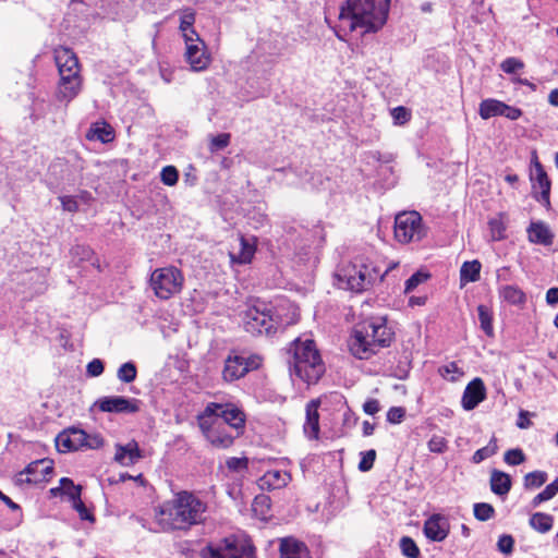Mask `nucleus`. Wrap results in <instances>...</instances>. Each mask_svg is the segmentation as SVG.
Returning <instances> with one entry per match:
<instances>
[{
    "label": "nucleus",
    "instance_id": "obj_1",
    "mask_svg": "<svg viewBox=\"0 0 558 558\" xmlns=\"http://www.w3.org/2000/svg\"><path fill=\"white\" fill-rule=\"evenodd\" d=\"M390 0H347L339 12L336 36L344 40L349 33L378 32L388 17Z\"/></svg>",
    "mask_w": 558,
    "mask_h": 558
},
{
    "label": "nucleus",
    "instance_id": "obj_2",
    "mask_svg": "<svg viewBox=\"0 0 558 558\" xmlns=\"http://www.w3.org/2000/svg\"><path fill=\"white\" fill-rule=\"evenodd\" d=\"M207 504L194 493L182 490L159 506L157 521L165 530L186 531L205 522Z\"/></svg>",
    "mask_w": 558,
    "mask_h": 558
},
{
    "label": "nucleus",
    "instance_id": "obj_3",
    "mask_svg": "<svg viewBox=\"0 0 558 558\" xmlns=\"http://www.w3.org/2000/svg\"><path fill=\"white\" fill-rule=\"evenodd\" d=\"M393 332L383 317H372L355 325L350 339L349 349L360 360H368L380 349L389 347Z\"/></svg>",
    "mask_w": 558,
    "mask_h": 558
},
{
    "label": "nucleus",
    "instance_id": "obj_4",
    "mask_svg": "<svg viewBox=\"0 0 558 558\" xmlns=\"http://www.w3.org/2000/svg\"><path fill=\"white\" fill-rule=\"evenodd\" d=\"M291 368L295 376L308 385L317 383L325 372L320 354L312 339H296L291 348Z\"/></svg>",
    "mask_w": 558,
    "mask_h": 558
},
{
    "label": "nucleus",
    "instance_id": "obj_5",
    "mask_svg": "<svg viewBox=\"0 0 558 558\" xmlns=\"http://www.w3.org/2000/svg\"><path fill=\"white\" fill-rule=\"evenodd\" d=\"M397 264L389 266L384 272L375 266L364 263H352L340 267L336 272L339 287L354 292L366 290L377 280H383L385 275Z\"/></svg>",
    "mask_w": 558,
    "mask_h": 558
},
{
    "label": "nucleus",
    "instance_id": "obj_6",
    "mask_svg": "<svg viewBox=\"0 0 558 558\" xmlns=\"http://www.w3.org/2000/svg\"><path fill=\"white\" fill-rule=\"evenodd\" d=\"M184 283V277L174 266L155 269L149 279V286L154 294L160 300H169L180 293Z\"/></svg>",
    "mask_w": 558,
    "mask_h": 558
},
{
    "label": "nucleus",
    "instance_id": "obj_7",
    "mask_svg": "<svg viewBox=\"0 0 558 558\" xmlns=\"http://www.w3.org/2000/svg\"><path fill=\"white\" fill-rule=\"evenodd\" d=\"M243 325L252 335H270L279 325L278 316L274 317L270 307L258 302L248 306L243 314Z\"/></svg>",
    "mask_w": 558,
    "mask_h": 558
},
{
    "label": "nucleus",
    "instance_id": "obj_8",
    "mask_svg": "<svg viewBox=\"0 0 558 558\" xmlns=\"http://www.w3.org/2000/svg\"><path fill=\"white\" fill-rule=\"evenodd\" d=\"M102 445L104 439L99 434H87L85 430L74 427L63 430L56 438V447L60 452L98 449Z\"/></svg>",
    "mask_w": 558,
    "mask_h": 558
},
{
    "label": "nucleus",
    "instance_id": "obj_9",
    "mask_svg": "<svg viewBox=\"0 0 558 558\" xmlns=\"http://www.w3.org/2000/svg\"><path fill=\"white\" fill-rule=\"evenodd\" d=\"M203 558H255L254 546L246 541L227 537L208 545L202 553Z\"/></svg>",
    "mask_w": 558,
    "mask_h": 558
},
{
    "label": "nucleus",
    "instance_id": "obj_10",
    "mask_svg": "<svg viewBox=\"0 0 558 558\" xmlns=\"http://www.w3.org/2000/svg\"><path fill=\"white\" fill-rule=\"evenodd\" d=\"M426 235L422 217L417 211H403L395 219V238L402 244L418 242Z\"/></svg>",
    "mask_w": 558,
    "mask_h": 558
},
{
    "label": "nucleus",
    "instance_id": "obj_11",
    "mask_svg": "<svg viewBox=\"0 0 558 558\" xmlns=\"http://www.w3.org/2000/svg\"><path fill=\"white\" fill-rule=\"evenodd\" d=\"M209 420L220 418L219 424L232 429L236 435H242L245 426L244 413L233 404L208 403L201 414Z\"/></svg>",
    "mask_w": 558,
    "mask_h": 558
},
{
    "label": "nucleus",
    "instance_id": "obj_12",
    "mask_svg": "<svg viewBox=\"0 0 558 558\" xmlns=\"http://www.w3.org/2000/svg\"><path fill=\"white\" fill-rule=\"evenodd\" d=\"M220 421L221 420L217 417L209 420L203 415L198 416V425L206 439L216 448L227 449L233 445L234 439L240 435H236L227 426L219 424Z\"/></svg>",
    "mask_w": 558,
    "mask_h": 558
},
{
    "label": "nucleus",
    "instance_id": "obj_13",
    "mask_svg": "<svg viewBox=\"0 0 558 558\" xmlns=\"http://www.w3.org/2000/svg\"><path fill=\"white\" fill-rule=\"evenodd\" d=\"M530 181L534 198L542 205H544L546 208H549V195L551 183L546 171L538 161L535 150H533L531 154Z\"/></svg>",
    "mask_w": 558,
    "mask_h": 558
},
{
    "label": "nucleus",
    "instance_id": "obj_14",
    "mask_svg": "<svg viewBox=\"0 0 558 558\" xmlns=\"http://www.w3.org/2000/svg\"><path fill=\"white\" fill-rule=\"evenodd\" d=\"M184 40V60L191 66L192 71H205L210 62L211 56L208 52L205 41L198 36L187 37Z\"/></svg>",
    "mask_w": 558,
    "mask_h": 558
},
{
    "label": "nucleus",
    "instance_id": "obj_15",
    "mask_svg": "<svg viewBox=\"0 0 558 558\" xmlns=\"http://www.w3.org/2000/svg\"><path fill=\"white\" fill-rule=\"evenodd\" d=\"M262 360L258 355L248 357L242 355L228 356L225 361L222 378L231 383L243 377L247 372L259 367Z\"/></svg>",
    "mask_w": 558,
    "mask_h": 558
},
{
    "label": "nucleus",
    "instance_id": "obj_16",
    "mask_svg": "<svg viewBox=\"0 0 558 558\" xmlns=\"http://www.w3.org/2000/svg\"><path fill=\"white\" fill-rule=\"evenodd\" d=\"M53 472V461L49 459H40L31 462L27 468L20 472L15 482L19 485L23 484H40L48 482Z\"/></svg>",
    "mask_w": 558,
    "mask_h": 558
},
{
    "label": "nucleus",
    "instance_id": "obj_17",
    "mask_svg": "<svg viewBox=\"0 0 558 558\" xmlns=\"http://www.w3.org/2000/svg\"><path fill=\"white\" fill-rule=\"evenodd\" d=\"M59 76L56 97L60 102L69 105L81 93L83 77L74 73L59 74Z\"/></svg>",
    "mask_w": 558,
    "mask_h": 558
},
{
    "label": "nucleus",
    "instance_id": "obj_18",
    "mask_svg": "<svg viewBox=\"0 0 558 558\" xmlns=\"http://www.w3.org/2000/svg\"><path fill=\"white\" fill-rule=\"evenodd\" d=\"M101 412L109 413H134L138 410L136 400L128 399L121 396H109L99 398L95 402Z\"/></svg>",
    "mask_w": 558,
    "mask_h": 558
},
{
    "label": "nucleus",
    "instance_id": "obj_19",
    "mask_svg": "<svg viewBox=\"0 0 558 558\" xmlns=\"http://www.w3.org/2000/svg\"><path fill=\"white\" fill-rule=\"evenodd\" d=\"M238 247H233L229 252L231 264L246 265L250 264L255 255L257 240L255 236L239 235Z\"/></svg>",
    "mask_w": 558,
    "mask_h": 558
},
{
    "label": "nucleus",
    "instance_id": "obj_20",
    "mask_svg": "<svg viewBox=\"0 0 558 558\" xmlns=\"http://www.w3.org/2000/svg\"><path fill=\"white\" fill-rule=\"evenodd\" d=\"M424 534L433 542H442L449 534L450 524L442 514H433L424 523Z\"/></svg>",
    "mask_w": 558,
    "mask_h": 558
},
{
    "label": "nucleus",
    "instance_id": "obj_21",
    "mask_svg": "<svg viewBox=\"0 0 558 558\" xmlns=\"http://www.w3.org/2000/svg\"><path fill=\"white\" fill-rule=\"evenodd\" d=\"M114 448V461L122 466H132L144 458L143 451L135 440H130L125 445L117 444Z\"/></svg>",
    "mask_w": 558,
    "mask_h": 558
},
{
    "label": "nucleus",
    "instance_id": "obj_22",
    "mask_svg": "<svg viewBox=\"0 0 558 558\" xmlns=\"http://www.w3.org/2000/svg\"><path fill=\"white\" fill-rule=\"evenodd\" d=\"M54 61L59 74L74 73L81 74V66L76 54L66 47L54 49Z\"/></svg>",
    "mask_w": 558,
    "mask_h": 558
},
{
    "label": "nucleus",
    "instance_id": "obj_23",
    "mask_svg": "<svg viewBox=\"0 0 558 558\" xmlns=\"http://www.w3.org/2000/svg\"><path fill=\"white\" fill-rule=\"evenodd\" d=\"M291 482V475L287 471L269 470L257 480L262 490H274L286 487Z\"/></svg>",
    "mask_w": 558,
    "mask_h": 558
},
{
    "label": "nucleus",
    "instance_id": "obj_24",
    "mask_svg": "<svg viewBox=\"0 0 558 558\" xmlns=\"http://www.w3.org/2000/svg\"><path fill=\"white\" fill-rule=\"evenodd\" d=\"M484 398V384L480 378H475L465 387L461 403L464 410L470 411L476 408Z\"/></svg>",
    "mask_w": 558,
    "mask_h": 558
},
{
    "label": "nucleus",
    "instance_id": "obj_25",
    "mask_svg": "<svg viewBox=\"0 0 558 558\" xmlns=\"http://www.w3.org/2000/svg\"><path fill=\"white\" fill-rule=\"evenodd\" d=\"M319 401L312 400L306 404L305 409V422H304V434L308 439H318L319 436V413H318Z\"/></svg>",
    "mask_w": 558,
    "mask_h": 558
},
{
    "label": "nucleus",
    "instance_id": "obj_26",
    "mask_svg": "<svg viewBox=\"0 0 558 558\" xmlns=\"http://www.w3.org/2000/svg\"><path fill=\"white\" fill-rule=\"evenodd\" d=\"M526 231L530 242L544 246L553 244L554 233L545 222H531Z\"/></svg>",
    "mask_w": 558,
    "mask_h": 558
},
{
    "label": "nucleus",
    "instance_id": "obj_27",
    "mask_svg": "<svg viewBox=\"0 0 558 558\" xmlns=\"http://www.w3.org/2000/svg\"><path fill=\"white\" fill-rule=\"evenodd\" d=\"M279 550L280 558H311L307 547L292 537L282 538Z\"/></svg>",
    "mask_w": 558,
    "mask_h": 558
},
{
    "label": "nucleus",
    "instance_id": "obj_28",
    "mask_svg": "<svg viewBox=\"0 0 558 558\" xmlns=\"http://www.w3.org/2000/svg\"><path fill=\"white\" fill-rule=\"evenodd\" d=\"M180 14V25L179 29L182 34L183 39L187 37L198 36L197 32L194 29V23L196 19V13L191 8H185L179 12Z\"/></svg>",
    "mask_w": 558,
    "mask_h": 558
},
{
    "label": "nucleus",
    "instance_id": "obj_29",
    "mask_svg": "<svg viewBox=\"0 0 558 558\" xmlns=\"http://www.w3.org/2000/svg\"><path fill=\"white\" fill-rule=\"evenodd\" d=\"M511 488L510 476L501 471L493 470L490 474V489L498 496H505Z\"/></svg>",
    "mask_w": 558,
    "mask_h": 558
},
{
    "label": "nucleus",
    "instance_id": "obj_30",
    "mask_svg": "<svg viewBox=\"0 0 558 558\" xmlns=\"http://www.w3.org/2000/svg\"><path fill=\"white\" fill-rule=\"evenodd\" d=\"M50 495L57 497L59 495H66L71 501L81 497V487L74 485L73 481L68 477L60 480V486L50 489Z\"/></svg>",
    "mask_w": 558,
    "mask_h": 558
},
{
    "label": "nucleus",
    "instance_id": "obj_31",
    "mask_svg": "<svg viewBox=\"0 0 558 558\" xmlns=\"http://www.w3.org/2000/svg\"><path fill=\"white\" fill-rule=\"evenodd\" d=\"M498 294L501 302L510 305H519L523 301V291L512 284H501L498 289Z\"/></svg>",
    "mask_w": 558,
    "mask_h": 558
},
{
    "label": "nucleus",
    "instance_id": "obj_32",
    "mask_svg": "<svg viewBox=\"0 0 558 558\" xmlns=\"http://www.w3.org/2000/svg\"><path fill=\"white\" fill-rule=\"evenodd\" d=\"M505 102L488 98L480 104L478 113L482 119L487 120L493 117L502 116Z\"/></svg>",
    "mask_w": 558,
    "mask_h": 558
},
{
    "label": "nucleus",
    "instance_id": "obj_33",
    "mask_svg": "<svg viewBox=\"0 0 558 558\" xmlns=\"http://www.w3.org/2000/svg\"><path fill=\"white\" fill-rule=\"evenodd\" d=\"M481 263L478 260L464 262L460 269L462 284L475 282L480 279Z\"/></svg>",
    "mask_w": 558,
    "mask_h": 558
},
{
    "label": "nucleus",
    "instance_id": "obj_34",
    "mask_svg": "<svg viewBox=\"0 0 558 558\" xmlns=\"http://www.w3.org/2000/svg\"><path fill=\"white\" fill-rule=\"evenodd\" d=\"M554 519L550 514L537 512L530 519L531 526L541 533H546L553 527Z\"/></svg>",
    "mask_w": 558,
    "mask_h": 558
},
{
    "label": "nucleus",
    "instance_id": "obj_35",
    "mask_svg": "<svg viewBox=\"0 0 558 558\" xmlns=\"http://www.w3.org/2000/svg\"><path fill=\"white\" fill-rule=\"evenodd\" d=\"M478 320L482 330L488 336H494L493 312L486 305L477 306Z\"/></svg>",
    "mask_w": 558,
    "mask_h": 558
},
{
    "label": "nucleus",
    "instance_id": "obj_36",
    "mask_svg": "<svg viewBox=\"0 0 558 558\" xmlns=\"http://www.w3.org/2000/svg\"><path fill=\"white\" fill-rule=\"evenodd\" d=\"M92 138L98 140L102 143H108L113 140V130L107 123H96L92 129Z\"/></svg>",
    "mask_w": 558,
    "mask_h": 558
},
{
    "label": "nucleus",
    "instance_id": "obj_37",
    "mask_svg": "<svg viewBox=\"0 0 558 558\" xmlns=\"http://www.w3.org/2000/svg\"><path fill=\"white\" fill-rule=\"evenodd\" d=\"M438 372L442 378L450 381H457L464 375V372L456 362H450L439 367Z\"/></svg>",
    "mask_w": 558,
    "mask_h": 558
},
{
    "label": "nucleus",
    "instance_id": "obj_38",
    "mask_svg": "<svg viewBox=\"0 0 558 558\" xmlns=\"http://www.w3.org/2000/svg\"><path fill=\"white\" fill-rule=\"evenodd\" d=\"M488 226L493 241H499L505 238L506 223L502 215L496 218H492L488 222Z\"/></svg>",
    "mask_w": 558,
    "mask_h": 558
},
{
    "label": "nucleus",
    "instance_id": "obj_39",
    "mask_svg": "<svg viewBox=\"0 0 558 558\" xmlns=\"http://www.w3.org/2000/svg\"><path fill=\"white\" fill-rule=\"evenodd\" d=\"M497 442L495 438H492L487 446L476 450L472 457L474 463H480L485 459L492 457L497 452Z\"/></svg>",
    "mask_w": 558,
    "mask_h": 558
},
{
    "label": "nucleus",
    "instance_id": "obj_40",
    "mask_svg": "<svg viewBox=\"0 0 558 558\" xmlns=\"http://www.w3.org/2000/svg\"><path fill=\"white\" fill-rule=\"evenodd\" d=\"M136 374L137 371L135 364L126 362L119 367L117 375L122 383L129 384L135 380Z\"/></svg>",
    "mask_w": 558,
    "mask_h": 558
},
{
    "label": "nucleus",
    "instance_id": "obj_41",
    "mask_svg": "<svg viewBox=\"0 0 558 558\" xmlns=\"http://www.w3.org/2000/svg\"><path fill=\"white\" fill-rule=\"evenodd\" d=\"M558 493V487L555 483V481L550 484H548L544 490H542L539 494H537L532 504L534 507H537L539 504H542L543 501H547L551 498H554L556 496V494Z\"/></svg>",
    "mask_w": 558,
    "mask_h": 558
},
{
    "label": "nucleus",
    "instance_id": "obj_42",
    "mask_svg": "<svg viewBox=\"0 0 558 558\" xmlns=\"http://www.w3.org/2000/svg\"><path fill=\"white\" fill-rule=\"evenodd\" d=\"M400 547L404 556L409 558L420 557V549L412 538L408 536L402 537L400 541Z\"/></svg>",
    "mask_w": 558,
    "mask_h": 558
},
{
    "label": "nucleus",
    "instance_id": "obj_43",
    "mask_svg": "<svg viewBox=\"0 0 558 558\" xmlns=\"http://www.w3.org/2000/svg\"><path fill=\"white\" fill-rule=\"evenodd\" d=\"M474 517L480 521H487L493 518L495 510L492 505L478 502L474 505Z\"/></svg>",
    "mask_w": 558,
    "mask_h": 558
},
{
    "label": "nucleus",
    "instance_id": "obj_44",
    "mask_svg": "<svg viewBox=\"0 0 558 558\" xmlns=\"http://www.w3.org/2000/svg\"><path fill=\"white\" fill-rule=\"evenodd\" d=\"M231 135L229 133H221L210 138L209 150L216 153L226 148L230 144Z\"/></svg>",
    "mask_w": 558,
    "mask_h": 558
},
{
    "label": "nucleus",
    "instance_id": "obj_45",
    "mask_svg": "<svg viewBox=\"0 0 558 558\" xmlns=\"http://www.w3.org/2000/svg\"><path fill=\"white\" fill-rule=\"evenodd\" d=\"M547 481V473L544 471H535L525 474V486L526 487H539Z\"/></svg>",
    "mask_w": 558,
    "mask_h": 558
},
{
    "label": "nucleus",
    "instance_id": "obj_46",
    "mask_svg": "<svg viewBox=\"0 0 558 558\" xmlns=\"http://www.w3.org/2000/svg\"><path fill=\"white\" fill-rule=\"evenodd\" d=\"M428 450L434 453H442L448 448V441L445 437L433 435L427 442Z\"/></svg>",
    "mask_w": 558,
    "mask_h": 558
},
{
    "label": "nucleus",
    "instance_id": "obj_47",
    "mask_svg": "<svg viewBox=\"0 0 558 558\" xmlns=\"http://www.w3.org/2000/svg\"><path fill=\"white\" fill-rule=\"evenodd\" d=\"M160 178L163 184L168 186H173L177 184L179 179V173L175 167L166 166L160 173Z\"/></svg>",
    "mask_w": 558,
    "mask_h": 558
},
{
    "label": "nucleus",
    "instance_id": "obj_48",
    "mask_svg": "<svg viewBox=\"0 0 558 558\" xmlns=\"http://www.w3.org/2000/svg\"><path fill=\"white\" fill-rule=\"evenodd\" d=\"M226 465L230 471L241 473L247 470L248 459L246 457H232L226 461Z\"/></svg>",
    "mask_w": 558,
    "mask_h": 558
},
{
    "label": "nucleus",
    "instance_id": "obj_49",
    "mask_svg": "<svg viewBox=\"0 0 558 558\" xmlns=\"http://www.w3.org/2000/svg\"><path fill=\"white\" fill-rule=\"evenodd\" d=\"M391 117L395 124L403 125L410 120L411 113L407 108L400 106L391 110Z\"/></svg>",
    "mask_w": 558,
    "mask_h": 558
},
{
    "label": "nucleus",
    "instance_id": "obj_50",
    "mask_svg": "<svg viewBox=\"0 0 558 558\" xmlns=\"http://www.w3.org/2000/svg\"><path fill=\"white\" fill-rule=\"evenodd\" d=\"M375 459H376V451L374 449L363 452L362 459L359 463V470L362 472L369 471L373 468Z\"/></svg>",
    "mask_w": 558,
    "mask_h": 558
},
{
    "label": "nucleus",
    "instance_id": "obj_51",
    "mask_svg": "<svg viewBox=\"0 0 558 558\" xmlns=\"http://www.w3.org/2000/svg\"><path fill=\"white\" fill-rule=\"evenodd\" d=\"M513 538L510 535H501L498 539L497 547L498 550L505 555H510L513 549Z\"/></svg>",
    "mask_w": 558,
    "mask_h": 558
},
{
    "label": "nucleus",
    "instance_id": "obj_52",
    "mask_svg": "<svg viewBox=\"0 0 558 558\" xmlns=\"http://www.w3.org/2000/svg\"><path fill=\"white\" fill-rule=\"evenodd\" d=\"M428 276L423 272H415L413 274L407 281H405V292H411L414 290L418 284L424 282Z\"/></svg>",
    "mask_w": 558,
    "mask_h": 558
},
{
    "label": "nucleus",
    "instance_id": "obj_53",
    "mask_svg": "<svg viewBox=\"0 0 558 558\" xmlns=\"http://www.w3.org/2000/svg\"><path fill=\"white\" fill-rule=\"evenodd\" d=\"M405 415V410L401 407H392L387 412V421L392 424L401 423Z\"/></svg>",
    "mask_w": 558,
    "mask_h": 558
},
{
    "label": "nucleus",
    "instance_id": "obj_54",
    "mask_svg": "<svg viewBox=\"0 0 558 558\" xmlns=\"http://www.w3.org/2000/svg\"><path fill=\"white\" fill-rule=\"evenodd\" d=\"M505 462L510 465H518L523 462V452L521 449H511L505 453Z\"/></svg>",
    "mask_w": 558,
    "mask_h": 558
},
{
    "label": "nucleus",
    "instance_id": "obj_55",
    "mask_svg": "<svg viewBox=\"0 0 558 558\" xmlns=\"http://www.w3.org/2000/svg\"><path fill=\"white\" fill-rule=\"evenodd\" d=\"M86 372L88 376L97 377L104 373V363L99 359L92 360L87 366Z\"/></svg>",
    "mask_w": 558,
    "mask_h": 558
},
{
    "label": "nucleus",
    "instance_id": "obj_56",
    "mask_svg": "<svg viewBox=\"0 0 558 558\" xmlns=\"http://www.w3.org/2000/svg\"><path fill=\"white\" fill-rule=\"evenodd\" d=\"M62 209L70 213H76L78 210V203L73 196L64 195L60 196Z\"/></svg>",
    "mask_w": 558,
    "mask_h": 558
},
{
    "label": "nucleus",
    "instance_id": "obj_57",
    "mask_svg": "<svg viewBox=\"0 0 558 558\" xmlns=\"http://www.w3.org/2000/svg\"><path fill=\"white\" fill-rule=\"evenodd\" d=\"M522 66V63L514 59V58H508L501 63V69L506 73H514L517 69H520Z\"/></svg>",
    "mask_w": 558,
    "mask_h": 558
},
{
    "label": "nucleus",
    "instance_id": "obj_58",
    "mask_svg": "<svg viewBox=\"0 0 558 558\" xmlns=\"http://www.w3.org/2000/svg\"><path fill=\"white\" fill-rule=\"evenodd\" d=\"M363 410L368 415L376 414L380 410L378 400H376V399H368L363 404Z\"/></svg>",
    "mask_w": 558,
    "mask_h": 558
},
{
    "label": "nucleus",
    "instance_id": "obj_59",
    "mask_svg": "<svg viewBox=\"0 0 558 558\" xmlns=\"http://www.w3.org/2000/svg\"><path fill=\"white\" fill-rule=\"evenodd\" d=\"M74 509L78 512L81 519L88 520L92 519L87 508L85 507L84 502L81 500V497H78L76 500L72 501Z\"/></svg>",
    "mask_w": 558,
    "mask_h": 558
},
{
    "label": "nucleus",
    "instance_id": "obj_60",
    "mask_svg": "<svg viewBox=\"0 0 558 558\" xmlns=\"http://www.w3.org/2000/svg\"><path fill=\"white\" fill-rule=\"evenodd\" d=\"M522 112L520 109L508 106L505 104L502 117H506L510 120H517L521 117Z\"/></svg>",
    "mask_w": 558,
    "mask_h": 558
},
{
    "label": "nucleus",
    "instance_id": "obj_61",
    "mask_svg": "<svg viewBox=\"0 0 558 558\" xmlns=\"http://www.w3.org/2000/svg\"><path fill=\"white\" fill-rule=\"evenodd\" d=\"M546 302L548 305H556L558 303V288H550L546 292Z\"/></svg>",
    "mask_w": 558,
    "mask_h": 558
},
{
    "label": "nucleus",
    "instance_id": "obj_62",
    "mask_svg": "<svg viewBox=\"0 0 558 558\" xmlns=\"http://www.w3.org/2000/svg\"><path fill=\"white\" fill-rule=\"evenodd\" d=\"M126 480H134L135 482H138L141 485H144V478L142 474L132 476L128 473H121L119 476V482H125Z\"/></svg>",
    "mask_w": 558,
    "mask_h": 558
},
{
    "label": "nucleus",
    "instance_id": "obj_63",
    "mask_svg": "<svg viewBox=\"0 0 558 558\" xmlns=\"http://www.w3.org/2000/svg\"><path fill=\"white\" fill-rule=\"evenodd\" d=\"M497 279L499 281H508L510 279V270L507 267L500 268L497 271Z\"/></svg>",
    "mask_w": 558,
    "mask_h": 558
},
{
    "label": "nucleus",
    "instance_id": "obj_64",
    "mask_svg": "<svg viewBox=\"0 0 558 558\" xmlns=\"http://www.w3.org/2000/svg\"><path fill=\"white\" fill-rule=\"evenodd\" d=\"M550 105L558 107V88L553 89L548 96Z\"/></svg>",
    "mask_w": 558,
    "mask_h": 558
}]
</instances>
